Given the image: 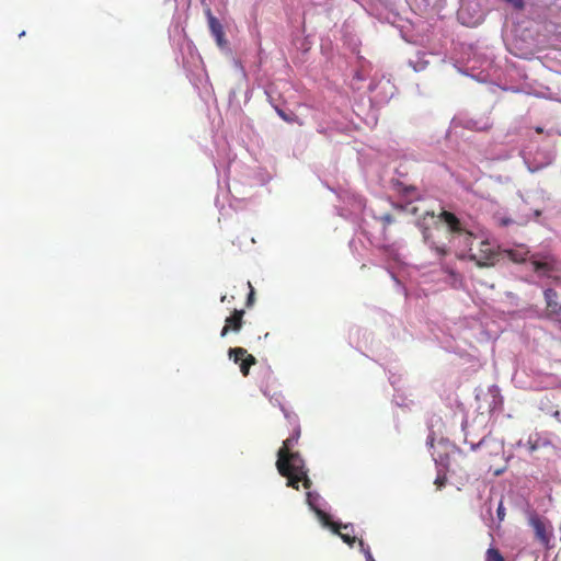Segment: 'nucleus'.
I'll list each match as a JSON object with an SVG mask.
<instances>
[{
    "instance_id": "1a4fd4ad",
    "label": "nucleus",
    "mask_w": 561,
    "mask_h": 561,
    "mask_svg": "<svg viewBox=\"0 0 561 561\" xmlns=\"http://www.w3.org/2000/svg\"><path fill=\"white\" fill-rule=\"evenodd\" d=\"M546 299V310L549 318L558 319L561 317V304L557 301L558 294L554 289L548 288L543 291Z\"/></svg>"
},
{
    "instance_id": "f03ea898",
    "label": "nucleus",
    "mask_w": 561,
    "mask_h": 561,
    "mask_svg": "<svg viewBox=\"0 0 561 561\" xmlns=\"http://www.w3.org/2000/svg\"><path fill=\"white\" fill-rule=\"evenodd\" d=\"M529 264L539 277H554L561 271V262L550 253H534L529 256Z\"/></svg>"
},
{
    "instance_id": "9d476101",
    "label": "nucleus",
    "mask_w": 561,
    "mask_h": 561,
    "mask_svg": "<svg viewBox=\"0 0 561 561\" xmlns=\"http://www.w3.org/2000/svg\"><path fill=\"white\" fill-rule=\"evenodd\" d=\"M296 462H285V470L278 471V473L287 479L286 485L295 490H299L300 474L295 469Z\"/></svg>"
},
{
    "instance_id": "39448f33",
    "label": "nucleus",
    "mask_w": 561,
    "mask_h": 561,
    "mask_svg": "<svg viewBox=\"0 0 561 561\" xmlns=\"http://www.w3.org/2000/svg\"><path fill=\"white\" fill-rule=\"evenodd\" d=\"M499 255L494 247L489 241L484 240L479 243L478 250L472 252L469 257L480 267H490L497 262Z\"/></svg>"
},
{
    "instance_id": "aec40b11",
    "label": "nucleus",
    "mask_w": 561,
    "mask_h": 561,
    "mask_svg": "<svg viewBox=\"0 0 561 561\" xmlns=\"http://www.w3.org/2000/svg\"><path fill=\"white\" fill-rule=\"evenodd\" d=\"M319 500V495L317 493L307 492V503L311 507L312 511L318 508L317 501Z\"/></svg>"
},
{
    "instance_id": "393cba45",
    "label": "nucleus",
    "mask_w": 561,
    "mask_h": 561,
    "mask_svg": "<svg viewBox=\"0 0 561 561\" xmlns=\"http://www.w3.org/2000/svg\"><path fill=\"white\" fill-rule=\"evenodd\" d=\"M505 2L512 4L516 10L524 9V0H504Z\"/></svg>"
},
{
    "instance_id": "b1692460",
    "label": "nucleus",
    "mask_w": 561,
    "mask_h": 561,
    "mask_svg": "<svg viewBox=\"0 0 561 561\" xmlns=\"http://www.w3.org/2000/svg\"><path fill=\"white\" fill-rule=\"evenodd\" d=\"M248 285L250 287V293L248 295L245 305H247V307H251L254 302V288L252 287L250 282L248 283Z\"/></svg>"
},
{
    "instance_id": "ddd939ff",
    "label": "nucleus",
    "mask_w": 561,
    "mask_h": 561,
    "mask_svg": "<svg viewBox=\"0 0 561 561\" xmlns=\"http://www.w3.org/2000/svg\"><path fill=\"white\" fill-rule=\"evenodd\" d=\"M506 256L513 261L514 263H524L526 261L529 262V250L527 247L520 244L513 249L504 250Z\"/></svg>"
},
{
    "instance_id": "4468645a",
    "label": "nucleus",
    "mask_w": 561,
    "mask_h": 561,
    "mask_svg": "<svg viewBox=\"0 0 561 561\" xmlns=\"http://www.w3.org/2000/svg\"><path fill=\"white\" fill-rule=\"evenodd\" d=\"M425 242L428 244V247L434 250L439 257H444L448 254L449 250L448 247L445 243L437 242L434 237L430 233H424Z\"/></svg>"
},
{
    "instance_id": "a211bd4d",
    "label": "nucleus",
    "mask_w": 561,
    "mask_h": 561,
    "mask_svg": "<svg viewBox=\"0 0 561 561\" xmlns=\"http://www.w3.org/2000/svg\"><path fill=\"white\" fill-rule=\"evenodd\" d=\"M377 220H379L382 224L383 230H386L388 226L396 221L394 217L388 213L377 217Z\"/></svg>"
},
{
    "instance_id": "dca6fc26",
    "label": "nucleus",
    "mask_w": 561,
    "mask_h": 561,
    "mask_svg": "<svg viewBox=\"0 0 561 561\" xmlns=\"http://www.w3.org/2000/svg\"><path fill=\"white\" fill-rule=\"evenodd\" d=\"M484 561H505V559L497 548L490 547L485 552Z\"/></svg>"
},
{
    "instance_id": "412c9836",
    "label": "nucleus",
    "mask_w": 561,
    "mask_h": 561,
    "mask_svg": "<svg viewBox=\"0 0 561 561\" xmlns=\"http://www.w3.org/2000/svg\"><path fill=\"white\" fill-rule=\"evenodd\" d=\"M276 112H277V114L279 115V117H280L283 121L287 122V123H294V122H296V121H297V116H296V115H294V114H293V115H289V114L285 113V112H284L283 110H280V108H276Z\"/></svg>"
},
{
    "instance_id": "5701e85b",
    "label": "nucleus",
    "mask_w": 561,
    "mask_h": 561,
    "mask_svg": "<svg viewBox=\"0 0 561 561\" xmlns=\"http://www.w3.org/2000/svg\"><path fill=\"white\" fill-rule=\"evenodd\" d=\"M496 515H497V518H499L500 523L504 520V518H505V507L503 505V501H500V503L497 505Z\"/></svg>"
},
{
    "instance_id": "a878e982",
    "label": "nucleus",
    "mask_w": 561,
    "mask_h": 561,
    "mask_svg": "<svg viewBox=\"0 0 561 561\" xmlns=\"http://www.w3.org/2000/svg\"><path fill=\"white\" fill-rule=\"evenodd\" d=\"M511 224H513V219H511V218H502L500 220V225L503 226V227H506V226H508Z\"/></svg>"
},
{
    "instance_id": "7ed1b4c3",
    "label": "nucleus",
    "mask_w": 561,
    "mask_h": 561,
    "mask_svg": "<svg viewBox=\"0 0 561 561\" xmlns=\"http://www.w3.org/2000/svg\"><path fill=\"white\" fill-rule=\"evenodd\" d=\"M529 526L533 528L535 539L546 549L553 548L552 540L554 538V529L552 523L538 514L530 515L528 519Z\"/></svg>"
},
{
    "instance_id": "bb28decb",
    "label": "nucleus",
    "mask_w": 561,
    "mask_h": 561,
    "mask_svg": "<svg viewBox=\"0 0 561 561\" xmlns=\"http://www.w3.org/2000/svg\"><path fill=\"white\" fill-rule=\"evenodd\" d=\"M553 416L556 417V420L561 423V411H556Z\"/></svg>"
},
{
    "instance_id": "4be33fe9",
    "label": "nucleus",
    "mask_w": 561,
    "mask_h": 561,
    "mask_svg": "<svg viewBox=\"0 0 561 561\" xmlns=\"http://www.w3.org/2000/svg\"><path fill=\"white\" fill-rule=\"evenodd\" d=\"M447 482L446 474H438L434 481V484L440 490Z\"/></svg>"
},
{
    "instance_id": "c85d7f7f",
    "label": "nucleus",
    "mask_w": 561,
    "mask_h": 561,
    "mask_svg": "<svg viewBox=\"0 0 561 561\" xmlns=\"http://www.w3.org/2000/svg\"><path fill=\"white\" fill-rule=\"evenodd\" d=\"M220 300H221V302H224L225 300H227V296H225V295H224V296L220 298Z\"/></svg>"
},
{
    "instance_id": "0eeeda50",
    "label": "nucleus",
    "mask_w": 561,
    "mask_h": 561,
    "mask_svg": "<svg viewBox=\"0 0 561 561\" xmlns=\"http://www.w3.org/2000/svg\"><path fill=\"white\" fill-rule=\"evenodd\" d=\"M244 310L234 309L232 313L226 318L225 325L221 329L220 336L225 337L229 333H239L243 327Z\"/></svg>"
},
{
    "instance_id": "f257e3e1",
    "label": "nucleus",
    "mask_w": 561,
    "mask_h": 561,
    "mask_svg": "<svg viewBox=\"0 0 561 561\" xmlns=\"http://www.w3.org/2000/svg\"><path fill=\"white\" fill-rule=\"evenodd\" d=\"M300 438V427L296 425L293 430V433L289 437H287L282 447L277 451V460H276V469L277 471H284L285 462H296L300 463L304 458L301 455L294 450L295 446L298 444Z\"/></svg>"
},
{
    "instance_id": "cd10ccee",
    "label": "nucleus",
    "mask_w": 561,
    "mask_h": 561,
    "mask_svg": "<svg viewBox=\"0 0 561 561\" xmlns=\"http://www.w3.org/2000/svg\"><path fill=\"white\" fill-rule=\"evenodd\" d=\"M535 130H536V133H538V134L543 133V128H542V127H536V129H535Z\"/></svg>"
},
{
    "instance_id": "20e7f679",
    "label": "nucleus",
    "mask_w": 561,
    "mask_h": 561,
    "mask_svg": "<svg viewBox=\"0 0 561 561\" xmlns=\"http://www.w3.org/2000/svg\"><path fill=\"white\" fill-rule=\"evenodd\" d=\"M440 218L447 225L446 233L450 234L449 242L455 241L456 239H463L466 245L471 247L473 234L466 229L462 228L460 220L450 211L444 210L440 214ZM472 251V248H469Z\"/></svg>"
},
{
    "instance_id": "9b49d317",
    "label": "nucleus",
    "mask_w": 561,
    "mask_h": 561,
    "mask_svg": "<svg viewBox=\"0 0 561 561\" xmlns=\"http://www.w3.org/2000/svg\"><path fill=\"white\" fill-rule=\"evenodd\" d=\"M552 446L551 440L548 435L542 433H534L530 434L527 439V447L530 453H535L541 448H547Z\"/></svg>"
},
{
    "instance_id": "f3484780",
    "label": "nucleus",
    "mask_w": 561,
    "mask_h": 561,
    "mask_svg": "<svg viewBox=\"0 0 561 561\" xmlns=\"http://www.w3.org/2000/svg\"><path fill=\"white\" fill-rule=\"evenodd\" d=\"M313 512L317 514V516L319 517V519L321 520V523L324 526L330 527L332 529V524H335V523L331 520V517H330L329 514H327L325 512H323L319 507L314 508Z\"/></svg>"
},
{
    "instance_id": "2eb2a0df",
    "label": "nucleus",
    "mask_w": 561,
    "mask_h": 561,
    "mask_svg": "<svg viewBox=\"0 0 561 561\" xmlns=\"http://www.w3.org/2000/svg\"><path fill=\"white\" fill-rule=\"evenodd\" d=\"M295 469L300 474V478H301L300 482L302 483V486L306 490H310L312 486V481L308 477V468L306 466L305 460H302L300 463H296Z\"/></svg>"
},
{
    "instance_id": "c756f323",
    "label": "nucleus",
    "mask_w": 561,
    "mask_h": 561,
    "mask_svg": "<svg viewBox=\"0 0 561 561\" xmlns=\"http://www.w3.org/2000/svg\"><path fill=\"white\" fill-rule=\"evenodd\" d=\"M462 14H463V9H461V10L459 11V16H460V18H462Z\"/></svg>"
},
{
    "instance_id": "6ab92c4d",
    "label": "nucleus",
    "mask_w": 561,
    "mask_h": 561,
    "mask_svg": "<svg viewBox=\"0 0 561 561\" xmlns=\"http://www.w3.org/2000/svg\"><path fill=\"white\" fill-rule=\"evenodd\" d=\"M358 545H359L360 551L364 553V556L366 558V561H376L370 552L369 547L366 546L362 539L358 540Z\"/></svg>"
},
{
    "instance_id": "423d86ee",
    "label": "nucleus",
    "mask_w": 561,
    "mask_h": 561,
    "mask_svg": "<svg viewBox=\"0 0 561 561\" xmlns=\"http://www.w3.org/2000/svg\"><path fill=\"white\" fill-rule=\"evenodd\" d=\"M228 356L239 365L240 371L243 376H248L251 366L256 364V358L249 354L248 351L243 347L229 348Z\"/></svg>"
},
{
    "instance_id": "6e6552de",
    "label": "nucleus",
    "mask_w": 561,
    "mask_h": 561,
    "mask_svg": "<svg viewBox=\"0 0 561 561\" xmlns=\"http://www.w3.org/2000/svg\"><path fill=\"white\" fill-rule=\"evenodd\" d=\"M206 16H207L209 31H210L211 35L215 37L217 45L221 48L225 47L227 45V39L225 37V31H224L222 24L215 15H213L210 9L206 10Z\"/></svg>"
},
{
    "instance_id": "f8f14e48",
    "label": "nucleus",
    "mask_w": 561,
    "mask_h": 561,
    "mask_svg": "<svg viewBox=\"0 0 561 561\" xmlns=\"http://www.w3.org/2000/svg\"><path fill=\"white\" fill-rule=\"evenodd\" d=\"M332 531L337 534L340 538L351 547L356 542V537L352 535L354 531L353 526L350 524H332Z\"/></svg>"
}]
</instances>
